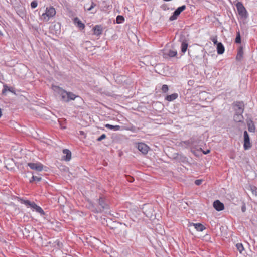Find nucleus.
<instances>
[{"instance_id": "16", "label": "nucleus", "mask_w": 257, "mask_h": 257, "mask_svg": "<svg viewBox=\"0 0 257 257\" xmlns=\"http://www.w3.org/2000/svg\"><path fill=\"white\" fill-rule=\"evenodd\" d=\"M217 53L219 54H222L224 52V46L221 42H219L218 43H217Z\"/></svg>"}, {"instance_id": "14", "label": "nucleus", "mask_w": 257, "mask_h": 257, "mask_svg": "<svg viewBox=\"0 0 257 257\" xmlns=\"http://www.w3.org/2000/svg\"><path fill=\"white\" fill-rule=\"evenodd\" d=\"M177 51L175 50H170L167 53H163V57L165 58H167L168 57H173L177 55Z\"/></svg>"}, {"instance_id": "43", "label": "nucleus", "mask_w": 257, "mask_h": 257, "mask_svg": "<svg viewBox=\"0 0 257 257\" xmlns=\"http://www.w3.org/2000/svg\"><path fill=\"white\" fill-rule=\"evenodd\" d=\"M182 143H184V144H185L186 145H188L189 144L188 141H184V142H182Z\"/></svg>"}, {"instance_id": "24", "label": "nucleus", "mask_w": 257, "mask_h": 257, "mask_svg": "<svg viewBox=\"0 0 257 257\" xmlns=\"http://www.w3.org/2000/svg\"><path fill=\"white\" fill-rule=\"evenodd\" d=\"M98 203L102 209L106 208V204L104 202L103 199L102 198H100L98 200Z\"/></svg>"}, {"instance_id": "15", "label": "nucleus", "mask_w": 257, "mask_h": 257, "mask_svg": "<svg viewBox=\"0 0 257 257\" xmlns=\"http://www.w3.org/2000/svg\"><path fill=\"white\" fill-rule=\"evenodd\" d=\"M243 113H235L234 115L233 119L235 122H240L243 121V116L242 115Z\"/></svg>"}, {"instance_id": "31", "label": "nucleus", "mask_w": 257, "mask_h": 257, "mask_svg": "<svg viewBox=\"0 0 257 257\" xmlns=\"http://www.w3.org/2000/svg\"><path fill=\"white\" fill-rule=\"evenodd\" d=\"M250 190L253 195L257 196V187L256 186H251Z\"/></svg>"}, {"instance_id": "44", "label": "nucleus", "mask_w": 257, "mask_h": 257, "mask_svg": "<svg viewBox=\"0 0 257 257\" xmlns=\"http://www.w3.org/2000/svg\"><path fill=\"white\" fill-rule=\"evenodd\" d=\"M51 227L52 229H55L53 228V222H51Z\"/></svg>"}, {"instance_id": "40", "label": "nucleus", "mask_w": 257, "mask_h": 257, "mask_svg": "<svg viewBox=\"0 0 257 257\" xmlns=\"http://www.w3.org/2000/svg\"><path fill=\"white\" fill-rule=\"evenodd\" d=\"M241 210L243 212H245L246 211V207L244 205L243 206H242L241 207Z\"/></svg>"}, {"instance_id": "21", "label": "nucleus", "mask_w": 257, "mask_h": 257, "mask_svg": "<svg viewBox=\"0 0 257 257\" xmlns=\"http://www.w3.org/2000/svg\"><path fill=\"white\" fill-rule=\"evenodd\" d=\"M188 43L186 41H183L182 42L181 46V51L182 53H184L186 52V50L188 48Z\"/></svg>"}, {"instance_id": "27", "label": "nucleus", "mask_w": 257, "mask_h": 257, "mask_svg": "<svg viewBox=\"0 0 257 257\" xmlns=\"http://www.w3.org/2000/svg\"><path fill=\"white\" fill-rule=\"evenodd\" d=\"M116 21L117 24H120L124 21V18L122 16L118 15L116 17Z\"/></svg>"}, {"instance_id": "19", "label": "nucleus", "mask_w": 257, "mask_h": 257, "mask_svg": "<svg viewBox=\"0 0 257 257\" xmlns=\"http://www.w3.org/2000/svg\"><path fill=\"white\" fill-rule=\"evenodd\" d=\"M9 91L11 92L14 93V89L13 87H8L6 84L4 85L3 86V89L2 90V94H5L6 92Z\"/></svg>"}, {"instance_id": "29", "label": "nucleus", "mask_w": 257, "mask_h": 257, "mask_svg": "<svg viewBox=\"0 0 257 257\" xmlns=\"http://www.w3.org/2000/svg\"><path fill=\"white\" fill-rule=\"evenodd\" d=\"M35 210L36 212L39 213L42 215H44L45 214L43 210L39 206H37V207L35 208Z\"/></svg>"}, {"instance_id": "10", "label": "nucleus", "mask_w": 257, "mask_h": 257, "mask_svg": "<svg viewBox=\"0 0 257 257\" xmlns=\"http://www.w3.org/2000/svg\"><path fill=\"white\" fill-rule=\"evenodd\" d=\"M74 24L81 30H83L85 28V25L77 17H75L73 19Z\"/></svg>"}, {"instance_id": "1", "label": "nucleus", "mask_w": 257, "mask_h": 257, "mask_svg": "<svg viewBox=\"0 0 257 257\" xmlns=\"http://www.w3.org/2000/svg\"><path fill=\"white\" fill-rule=\"evenodd\" d=\"M52 88L54 91H57L58 93L60 94L63 100L65 102H68L70 100H73L78 97L73 93L68 92L58 86H53Z\"/></svg>"}, {"instance_id": "38", "label": "nucleus", "mask_w": 257, "mask_h": 257, "mask_svg": "<svg viewBox=\"0 0 257 257\" xmlns=\"http://www.w3.org/2000/svg\"><path fill=\"white\" fill-rule=\"evenodd\" d=\"M37 205L34 202H33V203H32L31 206H30V208L33 209V210H35V208L37 207Z\"/></svg>"}, {"instance_id": "25", "label": "nucleus", "mask_w": 257, "mask_h": 257, "mask_svg": "<svg viewBox=\"0 0 257 257\" xmlns=\"http://www.w3.org/2000/svg\"><path fill=\"white\" fill-rule=\"evenodd\" d=\"M243 49L242 48H240L236 56V59L238 60H240L243 56Z\"/></svg>"}, {"instance_id": "42", "label": "nucleus", "mask_w": 257, "mask_h": 257, "mask_svg": "<svg viewBox=\"0 0 257 257\" xmlns=\"http://www.w3.org/2000/svg\"><path fill=\"white\" fill-rule=\"evenodd\" d=\"M79 134L81 135H84V136L85 135V133L83 131H79Z\"/></svg>"}, {"instance_id": "4", "label": "nucleus", "mask_w": 257, "mask_h": 257, "mask_svg": "<svg viewBox=\"0 0 257 257\" xmlns=\"http://www.w3.org/2000/svg\"><path fill=\"white\" fill-rule=\"evenodd\" d=\"M49 32L51 33L57 35L60 32V25L59 23H52L51 26L49 27Z\"/></svg>"}, {"instance_id": "46", "label": "nucleus", "mask_w": 257, "mask_h": 257, "mask_svg": "<svg viewBox=\"0 0 257 257\" xmlns=\"http://www.w3.org/2000/svg\"><path fill=\"white\" fill-rule=\"evenodd\" d=\"M134 180V179L133 178H131L130 179V180H128V181L131 182H133V181Z\"/></svg>"}, {"instance_id": "2", "label": "nucleus", "mask_w": 257, "mask_h": 257, "mask_svg": "<svg viewBox=\"0 0 257 257\" xmlns=\"http://www.w3.org/2000/svg\"><path fill=\"white\" fill-rule=\"evenodd\" d=\"M238 14L242 18L247 17V12L241 2H238L236 4Z\"/></svg>"}, {"instance_id": "41", "label": "nucleus", "mask_w": 257, "mask_h": 257, "mask_svg": "<svg viewBox=\"0 0 257 257\" xmlns=\"http://www.w3.org/2000/svg\"><path fill=\"white\" fill-rule=\"evenodd\" d=\"M210 150H207L206 151H203V153L204 154H207L208 153H209L210 152Z\"/></svg>"}, {"instance_id": "45", "label": "nucleus", "mask_w": 257, "mask_h": 257, "mask_svg": "<svg viewBox=\"0 0 257 257\" xmlns=\"http://www.w3.org/2000/svg\"><path fill=\"white\" fill-rule=\"evenodd\" d=\"M134 180V179L133 178H131L130 179V180H128V181L131 182H133V181Z\"/></svg>"}, {"instance_id": "17", "label": "nucleus", "mask_w": 257, "mask_h": 257, "mask_svg": "<svg viewBox=\"0 0 257 257\" xmlns=\"http://www.w3.org/2000/svg\"><path fill=\"white\" fill-rule=\"evenodd\" d=\"M178 95L177 93H173L171 95H167L165 97V100L168 101H172L176 99L178 97Z\"/></svg>"}, {"instance_id": "37", "label": "nucleus", "mask_w": 257, "mask_h": 257, "mask_svg": "<svg viewBox=\"0 0 257 257\" xmlns=\"http://www.w3.org/2000/svg\"><path fill=\"white\" fill-rule=\"evenodd\" d=\"M96 6V4L92 2H91V6L90 7L87 9V11H91V10H92V9H93Z\"/></svg>"}, {"instance_id": "23", "label": "nucleus", "mask_w": 257, "mask_h": 257, "mask_svg": "<svg viewBox=\"0 0 257 257\" xmlns=\"http://www.w3.org/2000/svg\"><path fill=\"white\" fill-rule=\"evenodd\" d=\"M20 201L22 204L26 205L27 206L30 207L33 202L28 200H24L23 199H20Z\"/></svg>"}, {"instance_id": "34", "label": "nucleus", "mask_w": 257, "mask_h": 257, "mask_svg": "<svg viewBox=\"0 0 257 257\" xmlns=\"http://www.w3.org/2000/svg\"><path fill=\"white\" fill-rule=\"evenodd\" d=\"M37 6V2L36 1H33L31 3V7L32 8L34 9Z\"/></svg>"}, {"instance_id": "8", "label": "nucleus", "mask_w": 257, "mask_h": 257, "mask_svg": "<svg viewBox=\"0 0 257 257\" xmlns=\"http://www.w3.org/2000/svg\"><path fill=\"white\" fill-rule=\"evenodd\" d=\"M213 207L217 211H220L224 209V204L221 203L219 200H216L213 202Z\"/></svg>"}, {"instance_id": "22", "label": "nucleus", "mask_w": 257, "mask_h": 257, "mask_svg": "<svg viewBox=\"0 0 257 257\" xmlns=\"http://www.w3.org/2000/svg\"><path fill=\"white\" fill-rule=\"evenodd\" d=\"M40 19L41 20H45L46 19V18L48 17V7H47L46 8L45 12L43 13L42 14V15L40 14Z\"/></svg>"}, {"instance_id": "33", "label": "nucleus", "mask_w": 257, "mask_h": 257, "mask_svg": "<svg viewBox=\"0 0 257 257\" xmlns=\"http://www.w3.org/2000/svg\"><path fill=\"white\" fill-rule=\"evenodd\" d=\"M168 89V86L167 85L164 84L162 87V91L164 93L167 92Z\"/></svg>"}, {"instance_id": "20", "label": "nucleus", "mask_w": 257, "mask_h": 257, "mask_svg": "<svg viewBox=\"0 0 257 257\" xmlns=\"http://www.w3.org/2000/svg\"><path fill=\"white\" fill-rule=\"evenodd\" d=\"M105 127L107 128L114 130V131H118L120 128V126L119 125H112L109 124H106L105 125Z\"/></svg>"}, {"instance_id": "11", "label": "nucleus", "mask_w": 257, "mask_h": 257, "mask_svg": "<svg viewBox=\"0 0 257 257\" xmlns=\"http://www.w3.org/2000/svg\"><path fill=\"white\" fill-rule=\"evenodd\" d=\"M63 153L64 155L63 158L66 161H69L71 158V152L68 149H64Z\"/></svg>"}, {"instance_id": "39", "label": "nucleus", "mask_w": 257, "mask_h": 257, "mask_svg": "<svg viewBox=\"0 0 257 257\" xmlns=\"http://www.w3.org/2000/svg\"><path fill=\"white\" fill-rule=\"evenodd\" d=\"M202 182V180L200 179L196 180L195 181V184L196 185H200Z\"/></svg>"}, {"instance_id": "32", "label": "nucleus", "mask_w": 257, "mask_h": 257, "mask_svg": "<svg viewBox=\"0 0 257 257\" xmlns=\"http://www.w3.org/2000/svg\"><path fill=\"white\" fill-rule=\"evenodd\" d=\"M41 178H40V177L33 176L31 178V179L30 180V182L31 183L34 181H40L41 180Z\"/></svg>"}, {"instance_id": "5", "label": "nucleus", "mask_w": 257, "mask_h": 257, "mask_svg": "<svg viewBox=\"0 0 257 257\" xmlns=\"http://www.w3.org/2000/svg\"><path fill=\"white\" fill-rule=\"evenodd\" d=\"M186 9V6L183 5L181 7H178L173 13V15L170 17L169 20L170 21H174L177 19L178 16L180 13Z\"/></svg>"}, {"instance_id": "3", "label": "nucleus", "mask_w": 257, "mask_h": 257, "mask_svg": "<svg viewBox=\"0 0 257 257\" xmlns=\"http://www.w3.org/2000/svg\"><path fill=\"white\" fill-rule=\"evenodd\" d=\"M244 136V144L243 147L244 150H246L250 149L251 147V144L250 141L249 136L246 131H244L243 133Z\"/></svg>"}, {"instance_id": "9", "label": "nucleus", "mask_w": 257, "mask_h": 257, "mask_svg": "<svg viewBox=\"0 0 257 257\" xmlns=\"http://www.w3.org/2000/svg\"><path fill=\"white\" fill-rule=\"evenodd\" d=\"M235 110L237 113H243L244 105L242 102H237L235 104Z\"/></svg>"}, {"instance_id": "28", "label": "nucleus", "mask_w": 257, "mask_h": 257, "mask_svg": "<svg viewBox=\"0 0 257 257\" xmlns=\"http://www.w3.org/2000/svg\"><path fill=\"white\" fill-rule=\"evenodd\" d=\"M56 14L55 9L53 7L49 8V18L53 17Z\"/></svg>"}, {"instance_id": "26", "label": "nucleus", "mask_w": 257, "mask_h": 257, "mask_svg": "<svg viewBox=\"0 0 257 257\" xmlns=\"http://www.w3.org/2000/svg\"><path fill=\"white\" fill-rule=\"evenodd\" d=\"M236 247L237 250L239 251L240 253H242V251L244 250V247L242 243H238L236 244Z\"/></svg>"}, {"instance_id": "35", "label": "nucleus", "mask_w": 257, "mask_h": 257, "mask_svg": "<svg viewBox=\"0 0 257 257\" xmlns=\"http://www.w3.org/2000/svg\"><path fill=\"white\" fill-rule=\"evenodd\" d=\"M106 138V135L105 134H103L102 135H101L99 138H98L97 139V141H102V140Z\"/></svg>"}, {"instance_id": "18", "label": "nucleus", "mask_w": 257, "mask_h": 257, "mask_svg": "<svg viewBox=\"0 0 257 257\" xmlns=\"http://www.w3.org/2000/svg\"><path fill=\"white\" fill-rule=\"evenodd\" d=\"M248 130L250 132H254L255 130V127L253 122L250 120L247 122Z\"/></svg>"}, {"instance_id": "6", "label": "nucleus", "mask_w": 257, "mask_h": 257, "mask_svg": "<svg viewBox=\"0 0 257 257\" xmlns=\"http://www.w3.org/2000/svg\"><path fill=\"white\" fill-rule=\"evenodd\" d=\"M138 149L143 154H146L148 152L149 147L144 143H139L137 146Z\"/></svg>"}, {"instance_id": "36", "label": "nucleus", "mask_w": 257, "mask_h": 257, "mask_svg": "<svg viewBox=\"0 0 257 257\" xmlns=\"http://www.w3.org/2000/svg\"><path fill=\"white\" fill-rule=\"evenodd\" d=\"M211 40L213 42L214 44H216L217 45V43H218L219 42H218L217 41V38L216 36H215V37H213L211 38Z\"/></svg>"}, {"instance_id": "12", "label": "nucleus", "mask_w": 257, "mask_h": 257, "mask_svg": "<svg viewBox=\"0 0 257 257\" xmlns=\"http://www.w3.org/2000/svg\"><path fill=\"white\" fill-rule=\"evenodd\" d=\"M102 32V27L100 25H96L93 28V34L97 36H100Z\"/></svg>"}, {"instance_id": "47", "label": "nucleus", "mask_w": 257, "mask_h": 257, "mask_svg": "<svg viewBox=\"0 0 257 257\" xmlns=\"http://www.w3.org/2000/svg\"><path fill=\"white\" fill-rule=\"evenodd\" d=\"M57 245L58 246V247H59V246H60L59 241V242H58V243H57Z\"/></svg>"}, {"instance_id": "7", "label": "nucleus", "mask_w": 257, "mask_h": 257, "mask_svg": "<svg viewBox=\"0 0 257 257\" xmlns=\"http://www.w3.org/2000/svg\"><path fill=\"white\" fill-rule=\"evenodd\" d=\"M28 166L33 170L40 171L43 169V165L41 163H29Z\"/></svg>"}, {"instance_id": "13", "label": "nucleus", "mask_w": 257, "mask_h": 257, "mask_svg": "<svg viewBox=\"0 0 257 257\" xmlns=\"http://www.w3.org/2000/svg\"><path fill=\"white\" fill-rule=\"evenodd\" d=\"M189 226H194L196 230L198 231H202L205 229V227L201 223H192L190 224Z\"/></svg>"}, {"instance_id": "30", "label": "nucleus", "mask_w": 257, "mask_h": 257, "mask_svg": "<svg viewBox=\"0 0 257 257\" xmlns=\"http://www.w3.org/2000/svg\"><path fill=\"white\" fill-rule=\"evenodd\" d=\"M235 41V43H236L239 44L241 43V37H240L239 31H238L237 32V35H236V37Z\"/></svg>"}]
</instances>
